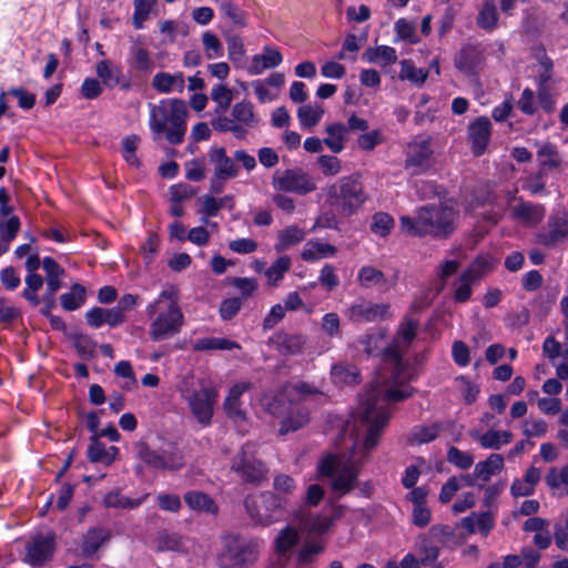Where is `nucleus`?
I'll use <instances>...</instances> for the list:
<instances>
[{
    "label": "nucleus",
    "mask_w": 568,
    "mask_h": 568,
    "mask_svg": "<svg viewBox=\"0 0 568 568\" xmlns=\"http://www.w3.org/2000/svg\"><path fill=\"white\" fill-rule=\"evenodd\" d=\"M418 322L405 318L392 343L384 348L385 362L393 366L390 379L375 381L361 396L359 405L343 430V440L347 452L328 454L318 463V471L329 478V487L334 498H342L355 488L363 497H371V481H359L358 477L368 462L372 450L377 446L381 434L387 425L389 405L412 396L413 388L407 384L412 378L403 355L416 337Z\"/></svg>",
    "instance_id": "obj_1"
},
{
    "label": "nucleus",
    "mask_w": 568,
    "mask_h": 568,
    "mask_svg": "<svg viewBox=\"0 0 568 568\" xmlns=\"http://www.w3.org/2000/svg\"><path fill=\"white\" fill-rule=\"evenodd\" d=\"M458 212L448 205H424L416 210L414 217L399 219L400 231L409 236L447 239L455 229Z\"/></svg>",
    "instance_id": "obj_2"
},
{
    "label": "nucleus",
    "mask_w": 568,
    "mask_h": 568,
    "mask_svg": "<svg viewBox=\"0 0 568 568\" xmlns=\"http://www.w3.org/2000/svg\"><path fill=\"white\" fill-rule=\"evenodd\" d=\"M145 312L151 320L149 335L152 341H164L181 332L184 315L179 306L178 290L174 286H165L159 296L148 304Z\"/></svg>",
    "instance_id": "obj_3"
},
{
    "label": "nucleus",
    "mask_w": 568,
    "mask_h": 568,
    "mask_svg": "<svg viewBox=\"0 0 568 568\" xmlns=\"http://www.w3.org/2000/svg\"><path fill=\"white\" fill-rule=\"evenodd\" d=\"M149 128L153 140L164 136L173 145L183 142L186 132L187 108L183 100L162 99L150 104Z\"/></svg>",
    "instance_id": "obj_4"
},
{
    "label": "nucleus",
    "mask_w": 568,
    "mask_h": 568,
    "mask_svg": "<svg viewBox=\"0 0 568 568\" xmlns=\"http://www.w3.org/2000/svg\"><path fill=\"white\" fill-rule=\"evenodd\" d=\"M324 497L323 488L317 484L307 487L304 504L293 513V521L310 534H324L333 523L344 514L342 506H333L329 514H313L310 507L317 506Z\"/></svg>",
    "instance_id": "obj_5"
},
{
    "label": "nucleus",
    "mask_w": 568,
    "mask_h": 568,
    "mask_svg": "<svg viewBox=\"0 0 568 568\" xmlns=\"http://www.w3.org/2000/svg\"><path fill=\"white\" fill-rule=\"evenodd\" d=\"M261 542L240 535H226L216 555L219 568H250L260 556Z\"/></svg>",
    "instance_id": "obj_6"
},
{
    "label": "nucleus",
    "mask_w": 568,
    "mask_h": 568,
    "mask_svg": "<svg viewBox=\"0 0 568 568\" xmlns=\"http://www.w3.org/2000/svg\"><path fill=\"white\" fill-rule=\"evenodd\" d=\"M244 505L252 521L262 527L282 521L288 513L287 498L270 490L247 496Z\"/></svg>",
    "instance_id": "obj_7"
},
{
    "label": "nucleus",
    "mask_w": 568,
    "mask_h": 568,
    "mask_svg": "<svg viewBox=\"0 0 568 568\" xmlns=\"http://www.w3.org/2000/svg\"><path fill=\"white\" fill-rule=\"evenodd\" d=\"M182 398L187 403L192 415L202 426H209L213 416V408L217 399L215 387L201 382L197 386H189L184 382L180 387Z\"/></svg>",
    "instance_id": "obj_8"
},
{
    "label": "nucleus",
    "mask_w": 568,
    "mask_h": 568,
    "mask_svg": "<svg viewBox=\"0 0 568 568\" xmlns=\"http://www.w3.org/2000/svg\"><path fill=\"white\" fill-rule=\"evenodd\" d=\"M258 123L254 106L248 101L235 103L231 109V116L220 114L212 121V128L221 133L231 132L236 139H244L247 130Z\"/></svg>",
    "instance_id": "obj_9"
},
{
    "label": "nucleus",
    "mask_w": 568,
    "mask_h": 568,
    "mask_svg": "<svg viewBox=\"0 0 568 568\" xmlns=\"http://www.w3.org/2000/svg\"><path fill=\"white\" fill-rule=\"evenodd\" d=\"M332 205L343 215L354 214L366 201L362 183L353 176L341 178L328 190Z\"/></svg>",
    "instance_id": "obj_10"
},
{
    "label": "nucleus",
    "mask_w": 568,
    "mask_h": 568,
    "mask_svg": "<svg viewBox=\"0 0 568 568\" xmlns=\"http://www.w3.org/2000/svg\"><path fill=\"white\" fill-rule=\"evenodd\" d=\"M138 457L155 470H178L184 466V456L174 443L153 448L144 443L138 446Z\"/></svg>",
    "instance_id": "obj_11"
},
{
    "label": "nucleus",
    "mask_w": 568,
    "mask_h": 568,
    "mask_svg": "<svg viewBox=\"0 0 568 568\" xmlns=\"http://www.w3.org/2000/svg\"><path fill=\"white\" fill-rule=\"evenodd\" d=\"M272 185L276 191L292 192L298 195H305L316 190L314 179L300 168L276 171L272 179Z\"/></svg>",
    "instance_id": "obj_12"
},
{
    "label": "nucleus",
    "mask_w": 568,
    "mask_h": 568,
    "mask_svg": "<svg viewBox=\"0 0 568 568\" xmlns=\"http://www.w3.org/2000/svg\"><path fill=\"white\" fill-rule=\"evenodd\" d=\"M344 314L352 323H372L390 317L389 304L374 303L365 298L354 301Z\"/></svg>",
    "instance_id": "obj_13"
},
{
    "label": "nucleus",
    "mask_w": 568,
    "mask_h": 568,
    "mask_svg": "<svg viewBox=\"0 0 568 568\" xmlns=\"http://www.w3.org/2000/svg\"><path fill=\"white\" fill-rule=\"evenodd\" d=\"M232 469L244 480L258 484L265 475V466L254 456L252 445L243 446L241 453L234 458Z\"/></svg>",
    "instance_id": "obj_14"
},
{
    "label": "nucleus",
    "mask_w": 568,
    "mask_h": 568,
    "mask_svg": "<svg viewBox=\"0 0 568 568\" xmlns=\"http://www.w3.org/2000/svg\"><path fill=\"white\" fill-rule=\"evenodd\" d=\"M433 149L430 139L417 136L407 146L405 166L424 172L432 166Z\"/></svg>",
    "instance_id": "obj_15"
},
{
    "label": "nucleus",
    "mask_w": 568,
    "mask_h": 568,
    "mask_svg": "<svg viewBox=\"0 0 568 568\" xmlns=\"http://www.w3.org/2000/svg\"><path fill=\"white\" fill-rule=\"evenodd\" d=\"M301 541V535L296 527L286 525L273 540V548L276 555V567L285 568L294 549Z\"/></svg>",
    "instance_id": "obj_16"
},
{
    "label": "nucleus",
    "mask_w": 568,
    "mask_h": 568,
    "mask_svg": "<svg viewBox=\"0 0 568 568\" xmlns=\"http://www.w3.org/2000/svg\"><path fill=\"white\" fill-rule=\"evenodd\" d=\"M54 551V537L51 534L38 535L28 541L23 560L30 566H43Z\"/></svg>",
    "instance_id": "obj_17"
},
{
    "label": "nucleus",
    "mask_w": 568,
    "mask_h": 568,
    "mask_svg": "<svg viewBox=\"0 0 568 568\" xmlns=\"http://www.w3.org/2000/svg\"><path fill=\"white\" fill-rule=\"evenodd\" d=\"M484 63V52L480 47L465 44L455 54L454 64L465 75L476 74Z\"/></svg>",
    "instance_id": "obj_18"
},
{
    "label": "nucleus",
    "mask_w": 568,
    "mask_h": 568,
    "mask_svg": "<svg viewBox=\"0 0 568 568\" xmlns=\"http://www.w3.org/2000/svg\"><path fill=\"white\" fill-rule=\"evenodd\" d=\"M491 122L486 116L475 119L468 126V139L471 144V151L479 156L485 153L490 141Z\"/></svg>",
    "instance_id": "obj_19"
},
{
    "label": "nucleus",
    "mask_w": 568,
    "mask_h": 568,
    "mask_svg": "<svg viewBox=\"0 0 568 568\" xmlns=\"http://www.w3.org/2000/svg\"><path fill=\"white\" fill-rule=\"evenodd\" d=\"M357 282L364 288L376 287L381 291H387L396 285L397 275L389 278L381 270L372 265H364L358 270Z\"/></svg>",
    "instance_id": "obj_20"
},
{
    "label": "nucleus",
    "mask_w": 568,
    "mask_h": 568,
    "mask_svg": "<svg viewBox=\"0 0 568 568\" xmlns=\"http://www.w3.org/2000/svg\"><path fill=\"white\" fill-rule=\"evenodd\" d=\"M209 161L213 165V174L221 178L234 179L239 175V168L234 158H230L223 146H212L209 150Z\"/></svg>",
    "instance_id": "obj_21"
},
{
    "label": "nucleus",
    "mask_w": 568,
    "mask_h": 568,
    "mask_svg": "<svg viewBox=\"0 0 568 568\" xmlns=\"http://www.w3.org/2000/svg\"><path fill=\"white\" fill-rule=\"evenodd\" d=\"M189 538L173 531L162 530L156 534L153 540L155 551H174V552H187L189 551Z\"/></svg>",
    "instance_id": "obj_22"
},
{
    "label": "nucleus",
    "mask_w": 568,
    "mask_h": 568,
    "mask_svg": "<svg viewBox=\"0 0 568 568\" xmlns=\"http://www.w3.org/2000/svg\"><path fill=\"white\" fill-rule=\"evenodd\" d=\"M283 61V55L277 48L265 45L262 53L252 58L248 67L250 74L257 75L264 71L278 67Z\"/></svg>",
    "instance_id": "obj_23"
},
{
    "label": "nucleus",
    "mask_w": 568,
    "mask_h": 568,
    "mask_svg": "<svg viewBox=\"0 0 568 568\" xmlns=\"http://www.w3.org/2000/svg\"><path fill=\"white\" fill-rule=\"evenodd\" d=\"M88 324L93 328H99L104 324L115 327L124 322V314L119 308L92 307L85 313Z\"/></svg>",
    "instance_id": "obj_24"
},
{
    "label": "nucleus",
    "mask_w": 568,
    "mask_h": 568,
    "mask_svg": "<svg viewBox=\"0 0 568 568\" xmlns=\"http://www.w3.org/2000/svg\"><path fill=\"white\" fill-rule=\"evenodd\" d=\"M568 236V213H558L549 221V231L540 236V242L546 246L555 245Z\"/></svg>",
    "instance_id": "obj_25"
},
{
    "label": "nucleus",
    "mask_w": 568,
    "mask_h": 568,
    "mask_svg": "<svg viewBox=\"0 0 568 568\" xmlns=\"http://www.w3.org/2000/svg\"><path fill=\"white\" fill-rule=\"evenodd\" d=\"M510 210L514 219L527 225L538 224L545 216V209L541 205L528 202L513 205Z\"/></svg>",
    "instance_id": "obj_26"
},
{
    "label": "nucleus",
    "mask_w": 568,
    "mask_h": 568,
    "mask_svg": "<svg viewBox=\"0 0 568 568\" xmlns=\"http://www.w3.org/2000/svg\"><path fill=\"white\" fill-rule=\"evenodd\" d=\"M152 85L160 93L182 92L184 89V77L182 72H159L153 77Z\"/></svg>",
    "instance_id": "obj_27"
},
{
    "label": "nucleus",
    "mask_w": 568,
    "mask_h": 568,
    "mask_svg": "<svg viewBox=\"0 0 568 568\" xmlns=\"http://www.w3.org/2000/svg\"><path fill=\"white\" fill-rule=\"evenodd\" d=\"M336 252L337 248L332 244L320 240H311L304 245L301 257L305 262H316L322 258L333 257Z\"/></svg>",
    "instance_id": "obj_28"
},
{
    "label": "nucleus",
    "mask_w": 568,
    "mask_h": 568,
    "mask_svg": "<svg viewBox=\"0 0 568 568\" xmlns=\"http://www.w3.org/2000/svg\"><path fill=\"white\" fill-rule=\"evenodd\" d=\"M42 268L45 272V293L55 295L61 288V277L64 275V270L50 256L42 261Z\"/></svg>",
    "instance_id": "obj_29"
},
{
    "label": "nucleus",
    "mask_w": 568,
    "mask_h": 568,
    "mask_svg": "<svg viewBox=\"0 0 568 568\" xmlns=\"http://www.w3.org/2000/svg\"><path fill=\"white\" fill-rule=\"evenodd\" d=\"M306 236V232L297 226L290 225L284 227L277 234V241L274 244V250L277 253H283L290 247L300 244Z\"/></svg>",
    "instance_id": "obj_30"
},
{
    "label": "nucleus",
    "mask_w": 568,
    "mask_h": 568,
    "mask_svg": "<svg viewBox=\"0 0 568 568\" xmlns=\"http://www.w3.org/2000/svg\"><path fill=\"white\" fill-rule=\"evenodd\" d=\"M252 387L250 382H241L235 384L229 392L224 400V409L226 414L235 418H244V413L240 408L241 396Z\"/></svg>",
    "instance_id": "obj_31"
},
{
    "label": "nucleus",
    "mask_w": 568,
    "mask_h": 568,
    "mask_svg": "<svg viewBox=\"0 0 568 568\" xmlns=\"http://www.w3.org/2000/svg\"><path fill=\"white\" fill-rule=\"evenodd\" d=\"M310 419L308 410L300 405H292L290 407L287 416L281 423V434L288 432H295L306 425Z\"/></svg>",
    "instance_id": "obj_32"
},
{
    "label": "nucleus",
    "mask_w": 568,
    "mask_h": 568,
    "mask_svg": "<svg viewBox=\"0 0 568 568\" xmlns=\"http://www.w3.org/2000/svg\"><path fill=\"white\" fill-rule=\"evenodd\" d=\"M327 136L323 140L324 144L335 154L341 153L345 148L347 128L343 123L336 122L325 128Z\"/></svg>",
    "instance_id": "obj_33"
},
{
    "label": "nucleus",
    "mask_w": 568,
    "mask_h": 568,
    "mask_svg": "<svg viewBox=\"0 0 568 568\" xmlns=\"http://www.w3.org/2000/svg\"><path fill=\"white\" fill-rule=\"evenodd\" d=\"M110 538L108 530L103 528H91L83 536L81 544V552L84 557H92L101 545L106 542Z\"/></svg>",
    "instance_id": "obj_34"
},
{
    "label": "nucleus",
    "mask_w": 568,
    "mask_h": 568,
    "mask_svg": "<svg viewBox=\"0 0 568 568\" xmlns=\"http://www.w3.org/2000/svg\"><path fill=\"white\" fill-rule=\"evenodd\" d=\"M128 62L130 67L138 72L151 73L154 69V61L151 53L140 44H133L131 47Z\"/></svg>",
    "instance_id": "obj_35"
},
{
    "label": "nucleus",
    "mask_w": 568,
    "mask_h": 568,
    "mask_svg": "<svg viewBox=\"0 0 568 568\" xmlns=\"http://www.w3.org/2000/svg\"><path fill=\"white\" fill-rule=\"evenodd\" d=\"M119 449L115 446L105 447L94 437L88 447V457L92 463L110 465L115 460Z\"/></svg>",
    "instance_id": "obj_36"
},
{
    "label": "nucleus",
    "mask_w": 568,
    "mask_h": 568,
    "mask_svg": "<svg viewBox=\"0 0 568 568\" xmlns=\"http://www.w3.org/2000/svg\"><path fill=\"white\" fill-rule=\"evenodd\" d=\"M277 351L283 355H295L302 352L304 338L301 335L277 334L271 338Z\"/></svg>",
    "instance_id": "obj_37"
},
{
    "label": "nucleus",
    "mask_w": 568,
    "mask_h": 568,
    "mask_svg": "<svg viewBox=\"0 0 568 568\" xmlns=\"http://www.w3.org/2000/svg\"><path fill=\"white\" fill-rule=\"evenodd\" d=\"M504 467V457L500 454H491L486 460L476 464L474 469V476L488 481L491 476L499 473Z\"/></svg>",
    "instance_id": "obj_38"
},
{
    "label": "nucleus",
    "mask_w": 568,
    "mask_h": 568,
    "mask_svg": "<svg viewBox=\"0 0 568 568\" xmlns=\"http://www.w3.org/2000/svg\"><path fill=\"white\" fill-rule=\"evenodd\" d=\"M192 348L196 352L204 351H231V349H241V345L235 341L224 338V337H203L196 339Z\"/></svg>",
    "instance_id": "obj_39"
},
{
    "label": "nucleus",
    "mask_w": 568,
    "mask_h": 568,
    "mask_svg": "<svg viewBox=\"0 0 568 568\" xmlns=\"http://www.w3.org/2000/svg\"><path fill=\"white\" fill-rule=\"evenodd\" d=\"M363 58L369 63H377L382 67H386L397 61V53L393 47L377 45L368 48Z\"/></svg>",
    "instance_id": "obj_40"
},
{
    "label": "nucleus",
    "mask_w": 568,
    "mask_h": 568,
    "mask_svg": "<svg viewBox=\"0 0 568 568\" xmlns=\"http://www.w3.org/2000/svg\"><path fill=\"white\" fill-rule=\"evenodd\" d=\"M186 505L197 511H205L207 514H216L217 506L214 500L206 494L199 490H191L184 495Z\"/></svg>",
    "instance_id": "obj_41"
},
{
    "label": "nucleus",
    "mask_w": 568,
    "mask_h": 568,
    "mask_svg": "<svg viewBox=\"0 0 568 568\" xmlns=\"http://www.w3.org/2000/svg\"><path fill=\"white\" fill-rule=\"evenodd\" d=\"M495 261L489 255H479L475 261L463 272L464 278H469L477 282L493 271Z\"/></svg>",
    "instance_id": "obj_42"
},
{
    "label": "nucleus",
    "mask_w": 568,
    "mask_h": 568,
    "mask_svg": "<svg viewBox=\"0 0 568 568\" xmlns=\"http://www.w3.org/2000/svg\"><path fill=\"white\" fill-rule=\"evenodd\" d=\"M462 527L470 534L480 531L487 535L493 528V517L489 513H473L470 516L462 519Z\"/></svg>",
    "instance_id": "obj_43"
},
{
    "label": "nucleus",
    "mask_w": 568,
    "mask_h": 568,
    "mask_svg": "<svg viewBox=\"0 0 568 568\" xmlns=\"http://www.w3.org/2000/svg\"><path fill=\"white\" fill-rule=\"evenodd\" d=\"M540 172L545 173L547 170L557 169L561 163V158L555 145L550 143H542L537 151Z\"/></svg>",
    "instance_id": "obj_44"
},
{
    "label": "nucleus",
    "mask_w": 568,
    "mask_h": 568,
    "mask_svg": "<svg viewBox=\"0 0 568 568\" xmlns=\"http://www.w3.org/2000/svg\"><path fill=\"white\" fill-rule=\"evenodd\" d=\"M292 261L287 255H281L277 257L270 267L264 270V275L267 283L272 286H276L291 268Z\"/></svg>",
    "instance_id": "obj_45"
},
{
    "label": "nucleus",
    "mask_w": 568,
    "mask_h": 568,
    "mask_svg": "<svg viewBox=\"0 0 568 568\" xmlns=\"http://www.w3.org/2000/svg\"><path fill=\"white\" fill-rule=\"evenodd\" d=\"M324 114L322 104H305L298 108L297 118L303 129H311L320 123Z\"/></svg>",
    "instance_id": "obj_46"
},
{
    "label": "nucleus",
    "mask_w": 568,
    "mask_h": 568,
    "mask_svg": "<svg viewBox=\"0 0 568 568\" xmlns=\"http://www.w3.org/2000/svg\"><path fill=\"white\" fill-rule=\"evenodd\" d=\"M513 440V434L509 430L489 429L479 437V444L485 449H500L504 445Z\"/></svg>",
    "instance_id": "obj_47"
},
{
    "label": "nucleus",
    "mask_w": 568,
    "mask_h": 568,
    "mask_svg": "<svg viewBox=\"0 0 568 568\" xmlns=\"http://www.w3.org/2000/svg\"><path fill=\"white\" fill-rule=\"evenodd\" d=\"M146 497L148 495L140 498H130L119 491H110L104 496L103 503L108 508L133 509L143 504Z\"/></svg>",
    "instance_id": "obj_48"
},
{
    "label": "nucleus",
    "mask_w": 568,
    "mask_h": 568,
    "mask_svg": "<svg viewBox=\"0 0 568 568\" xmlns=\"http://www.w3.org/2000/svg\"><path fill=\"white\" fill-rule=\"evenodd\" d=\"M439 434V425H417L412 428L408 440L412 445H423L430 443L437 438Z\"/></svg>",
    "instance_id": "obj_49"
},
{
    "label": "nucleus",
    "mask_w": 568,
    "mask_h": 568,
    "mask_svg": "<svg viewBox=\"0 0 568 568\" xmlns=\"http://www.w3.org/2000/svg\"><path fill=\"white\" fill-rule=\"evenodd\" d=\"M477 24L487 31H491L497 27L498 12L494 0H485L477 17Z\"/></svg>",
    "instance_id": "obj_50"
},
{
    "label": "nucleus",
    "mask_w": 568,
    "mask_h": 568,
    "mask_svg": "<svg viewBox=\"0 0 568 568\" xmlns=\"http://www.w3.org/2000/svg\"><path fill=\"white\" fill-rule=\"evenodd\" d=\"M211 99L216 103L215 113L223 114L231 105L233 92L222 83L215 84L211 90Z\"/></svg>",
    "instance_id": "obj_51"
},
{
    "label": "nucleus",
    "mask_w": 568,
    "mask_h": 568,
    "mask_svg": "<svg viewBox=\"0 0 568 568\" xmlns=\"http://www.w3.org/2000/svg\"><path fill=\"white\" fill-rule=\"evenodd\" d=\"M85 301V290L80 284L72 285L70 292L60 296L61 306L65 311L78 310Z\"/></svg>",
    "instance_id": "obj_52"
},
{
    "label": "nucleus",
    "mask_w": 568,
    "mask_h": 568,
    "mask_svg": "<svg viewBox=\"0 0 568 568\" xmlns=\"http://www.w3.org/2000/svg\"><path fill=\"white\" fill-rule=\"evenodd\" d=\"M220 11L224 18H227L236 27L243 28L246 26V13L239 8L233 0H222L220 3Z\"/></svg>",
    "instance_id": "obj_53"
},
{
    "label": "nucleus",
    "mask_w": 568,
    "mask_h": 568,
    "mask_svg": "<svg viewBox=\"0 0 568 568\" xmlns=\"http://www.w3.org/2000/svg\"><path fill=\"white\" fill-rule=\"evenodd\" d=\"M97 74L102 80L103 84L113 88L120 82L121 71L113 67L109 60H102L97 63Z\"/></svg>",
    "instance_id": "obj_54"
},
{
    "label": "nucleus",
    "mask_w": 568,
    "mask_h": 568,
    "mask_svg": "<svg viewBox=\"0 0 568 568\" xmlns=\"http://www.w3.org/2000/svg\"><path fill=\"white\" fill-rule=\"evenodd\" d=\"M428 72L422 68H416L412 60L400 62L399 78L414 84H423L427 79Z\"/></svg>",
    "instance_id": "obj_55"
},
{
    "label": "nucleus",
    "mask_w": 568,
    "mask_h": 568,
    "mask_svg": "<svg viewBox=\"0 0 568 568\" xmlns=\"http://www.w3.org/2000/svg\"><path fill=\"white\" fill-rule=\"evenodd\" d=\"M331 374L335 384H355L358 382V373L354 366L337 364L332 367Z\"/></svg>",
    "instance_id": "obj_56"
},
{
    "label": "nucleus",
    "mask_w": 568,
    "mask_h": 568,
    "mask_svg": "<svg viewBox=\"0 0 568 568\" xmlns=\"http://www.w3.org/2000/svg\"><path fill=\"white\" fill-rule=\"evenodd\" d=\"M395 225L394 219L385 212H377L372 217L371 230L374 234L385 237Z\"/></svg>",
    "instance_id": "obj_57"
},
{
    "label": "nucleus",
    "mask_w": 568,
    "mask_h": 568,
    "mask_svg": "<svg viewBox=\"0 0 568 568\" xmlns=\"http://www.w3.org/2000/svg\"><path fill=\"white\" fill-rule=\"evenodd\" d=\"M394 30L398 40H405L413 44L419 42L414 21L400 18L395 22Z\"/></svg>",
    "instance_id": "obj_58"
},
{
    "label": "nucleus",
    "mask_w": 568,
    "mask_h": 568,
    "mask_svg": "<svg viewBox=\"0 0 568 568\" xmlns=\"http://www.w3.org/2000/svg\"><path fill=\"white\" fill-rule=\"evenodd\" d=\"M273 488L276 495L285 496L288 503L290 496L295 493L297 485L293 477L285 474H278L274 477Z\"/></svg>",
    "instance_id": "obj_59"
},
{
    "label": "nucleus",
    "mask_w": 568,
    "mask_h": 568,
    "mask_svg": "<svg viewBox=\"0 0 568 568\" xmlns=\"http://www.w3.org/2000/svg\"><path fill=\"white\" fill-rule=\"evenodd\" d=\"M447 460L455 467L466 470L474 464V457L467 452H463L455 446H450L447 450Z\"/></svg>",
    "instance_id": "obj_60"
},
{
    "label": "nucleus",
    "mask_w": 568,
    "mask_h": 568,
    "mask_svg": "<svg viewBox=\"0 0 568 568\" xmlns=\"http://www.w3.org/2000/svg\"><path fill=\"white\" fill-rule=\"evenodd\" d=\"M202 43L207 59L213 60L223 57V45L214 33L210 31L204 32Z\"/></svg>",
    "instance_id": "obj_61"
},
{
    "label": "nucleus",
    "mask_w": 568,
    "mask_h": 568,
    "mask_svg": "<svg viewBox=\"0 0 568 568\" xmlns=\"http://www.w3.org/2000/svg\"><path fill=\"white\" fill-rule=\"evenodd\" d=\"M20 230V220L16 215L0 221V242H6L8 245L16 239Z\"/></svg>",
    "instance_id": "obj_62"
},
{
    "label": "nucleus",
    "mask_w": 568,
    "mask_h": 568,
    "mask_svg": "<svg viewBox=\"0 0 568 568\" xmlns=\"http://www.w3.org/2000/svg\"><path fill=\"white\" fill-rule=\"evenodd\" d=\"M197 202L201 205V207L199 209V213L202 214L201 222L207 224L209 219L216 216L220 211L216 197L210 194H204L197 199Z\"/></svg>",
    "instance_id": "obj_63"
},
{
    "label": "nucleus",
    "mask_w": 568,
    "mask_h": 568,
    "mask_svg": "<svg viewBox=\"0 0 568 568\" xmlns=\"http://www.w3.org/2000/svg\"><path fill=\"white\" fill-rule=\"evenodd\" d=\"M545 479L546 484L551 489H560L561 487H565L566 491H568V466H565L559 470L557 468H551Z\"/></svg>",
    "instance_id": "obj_64"
}]
</instances>
